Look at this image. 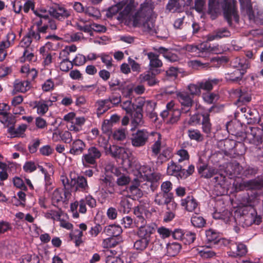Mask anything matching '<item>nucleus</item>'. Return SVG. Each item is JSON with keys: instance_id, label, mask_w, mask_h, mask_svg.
Instances as JSON below:
<instances>
[{"instance_id": "obj_1", "label": "nucleus", "mask_w": 263, "mask_h": 263, "mask_svg": "<svg viewBox=\"0 0 263 263\" xmlns=\"http://www.w3.org/2000/svg\"><path fill=\"white\" fill-rule=\"evenodd\" d=\"M137 5L134 0H123L112 9H117L119 12V18L124 20L127 25L142 27L147 32L152 31L154 28V21L150 17L152 13L151 6L147 3H143L134 15H132Z\"/></svg>"}, {"instance_id": "obj_62", "label": "nucleus", "mask_w": 263, "mask_h": 263, "mask_svg": "<svg viewBox=\"0 0 263 263\" xmlns=\"http://www.w3.org/2000/svg\"><path fill=\"white\" fill-rule=\"evenodd\" d=\"M205 235L206 239L209 242L216 241L218 237V234L216 231L212 229H210L206 231Z\"/></svg>"}, {"instance_id": "obj_10", "label": "nucleus", "mask_w": 263, "mask_h": 263, "mask_svg": "<svg viewBox=\"0 0 263 263\" xmlns=\"http://www.w3.org/2000/svg\"><path fill=\"white\" fill-rule=\"evenodd\" d=\"M137 180L151 181L154 178V174L151 168L147 165H140L135 173Z\"/></svg>"}, {"instance_id": "obj_7", "label": "nucleus", "mask_w": 263, "mask_h": 263, "mask_svg": "<svg viewBox=\"0 0 263 263\" xmlns=\"http://www.w3.org/2000/svg\"><path fill=\"white\" fill-rule=\"evenodd\" d=\"M101 156V152L97 147L91 146L88 149L87 153L82 156V163L85 167H88L90 164L94 165L96 163V160Z\"/></svg>"}, {"instance_id": "obj_38", "label": "nucleus", "mask_w": 263, "mask_h": 263, "mask_svg": "<svg viewBox=\"0 0 263 263\" xmlns=\"http://www.w3.org/2000/svg\"><path fill=\"white\" fill-rule=\"evenodd\" d=\"M139 80L140 82L147 81L149 86H153L157 83L155 77L153 74L149 72L140 74L139 77Z\"/></svg>"}, {"instance_id": "obj_4", "label": "nucleus", "mask_w": 263, "mask_h": 263, "mask_svg": "<svg viewBox=\"0 0 263 263\" xmlns=\"http://www.w3.org/2000/svg\"><path fill=\"white\" fill-rule=\"evenodd\" d=\"M241 9L246 12L250 20L257 24H263V12H259L257 10H253L250 0H239Z\"/></svg>"}, {"instance_id": "obj_55", "label": "nucleus", "mask_w": 263, "mask_h": 263, "mask_svg": "<svg viewBox=\"0 0 263 263\" xmlns=\"http://www.w3.org/2000/svg\"><path fill=\"white\" fill-rule=\"evenodd\" d=\"M84 13L89 16L99 18L101 16L100 11L97 8L89 6L85 8Z\"/></svg>"}, {"instance_id": "obj_26", "label": "nucleus", "mask_w": 263, "mask_h": 263, "mask_svg": "<svg viewBox=\"0 0 263 263\" xmlns=\"http://www.w3.org/2000/svg\"><path fill=\"white\" fill-rule=\"evenodd\" d=\"M182 167L180 165H177L174 162H171L168 164L167 168V173L169 175L176 176L178 178H181V171Z\"/></svg>"}, {"instance_id": "obj_59", "label": "nucleus", "mask_w": 263, "mask_h": 263, "mask_svg": "<svg viewBox=\"0 0 263 263\" xmlns=\"http://www.w3.org/2000/svg\"><path fill=\"white\" fill-rule=\"evenodd\" d=\"M23 168L25 172L30 173L36 170L37 164L33 161H28L24 163Z\"/></svg>"}, {"instance_id": "obj_8", "label": "nucleus", "mask_w": 263, "mask_h": 263, "mask_svg": "<svg viewBox=\"0 0 263 263\" xmlns=\"http://www.w3.org/2000/svg\"><path fill=\"white\" fill-rule=\"evenodd\" d=\"M109 148L115 157L121 159L124 162L127 161L128 165H130V158L132 153L128 149L116 146H109Z\"/></svg>"}, {"instance_id": "obj_6", "label": "nucleus", "mask_w": 263, "mask_h": 263, "mask_svg": "<svg viewBox=\"0 0 263 263\" xmlns=\"http://www.w3.org/2000/svg\"><path fill=\"white\" fill-rule=\"evenodd\" d=\"M185 48L187 51L195 53V54L201 57H206L210 52L217 53L214 47L209 46L208 44L205 43H202L198 46L188 45L185 46Z\"/></svg>"}, {"instance_id": "obj_30", "label": "nucleus", "mask_w": 263, "mask_h": 263, "mask_svg": "<svg viewBox=\"0 0 263 263\" xmlns=\"http://www.w3.org/2000/svg\"><path fill=\"white\" fill-rule=\"evenodd\" d=\"M243 184L247 189H257L263 187V180L254 179L244 181Z\"/></svg>"}, {"instance_id": "obj_21", "label": "nucleus", "mask_w": 263, "mask_h": 263, "mask_svg": "<svg viewBox=\"0 0 263 263\" xmlns=\"http://www.w3.org/2000/svg\"><path fill=\"white\" fill-rule=\"evenodd\" d=\"M85 121V118L83 117H76L72 123L69 125L68 129L76 133L80 132Z\"/></svg>"}, {"instance_id": "obj_37", "label": "nucleus", "mask_w": 263, "mask_h": 263, "mask_svg": "<svg viewBox=\"0 0 263 263\" xmlns=\"http://www.w3.org/2000/svg\"><path fill=\"white\" fill-rule=\"evenodd\" d=\"M97 111L98 115L103 114L109 108V101L108 100H100L96 103Z\"/></svg>"}, {"instance_id": "obj_3", "label": "nucleus", "mask_w": 263, "mask_h": 263, "mask_svg": "<svg viewBox=\"0 0 263 263\" xmlns=\"http://www.w3.org/2000/svg\"><path fill=\"white\" fill-rule=\"evenodd\" d=\"M61 181L66 190L87 192L89 188L86 179L79 176L75 171H71L69 177L64 175H61Z\"/></svg>"}, {"instance_id": "obj_47", "label": "nucleus", "mask_w": 263, "mask_h": 263, "mask_svg": "<svg viewBox=\"0 0 263 263\" xmlns=\"http://www.w3.org/2000/svg\"><path fill=\"white\" fill-rule=\"evenodd\" d=\"M14 39L15 35L13 33L10 32L8 33L6 39L0 43V50L5 51L6 49L9 48L11 45L10 40L13 41Z\"/></svg>"}, {"instance_id": "obj_50", "label": "nucleus", "mask_w": 263, "mask_h": 263, "mask_svg": "<svg viewBox=\"0 0 263 263\" xmlns=\"http://www.w3.org/2000/svg\"><path fill=\"white\" fill-rule=\"evenodd\" d=\"M176 156L178 162L187 161L189 159L190 156L187 151L184 149L181 148L177 151Z\"/></svg>"}, {"instance_id": "obj_9", "label": "nucleus", "mask_w": 263, "mask_h": 263, "mask_svg": "<svg viewBox=\"0 0 263 263\" xmlns=\"http://www.w3.org/2000/svg\"><path fill=\"white\" fill-rule=\"evenodd\" d=\"M49 13L53 17L63 21L70 16L71 10L64 6L58 5L50 8Z\"/></svg>"}, {"instance_id": "obj_33", "label": "nucleus", "mask_w": 263, "mask_h": 263, "mask_svg": "<svg viewBox=\"0 0 263 263\" xmlns=\"http://www.w3.org/2000/svg\"><path fill=\"white\" fill-rule=\"evenodd\" d=\"M144 124L143 115L141 110H137L132 117V124L136 128L138 126H141Z\"/></svg>"}, {"instance_id": "obj_40", "label": "nucleus", "mask_w": 263, "mask_h": 263, "mask_svg": "<svg viewBox=\"0 0 263 263\" xmlns=\"http://www.w3.org/2000/svg\"><path fill=\"white\" fill-rule=\"evenodd\" d=\"M135 182L134 184L130 186L129 188V192L131 194L132 196H135L136 197H140L142 196V193L141 191L138 188L140 182H141L140 180L135 179Z\"/></svg>"}, {"instance_id": "obj_58", "label": "nucleus", "mask_w": 263, "mask_h": 263, "mask_svg": "<svg viewBox=\"0 0 263 263\" xmlns=\"http://www.w3.org/2000/svg\"><path fill=\"white\" fill-rule=\"evenodd\" d=\"M96 88L95 85H86L80 86H73V89L82 92H88L91 91Z\"/></svg>"}, {"instance_id": "obj_16", "label": "nucleus", "mask_w": 263, "mask_h": 263, "mask_svg": "<svg viewBox=\"0 0 263 263\" xmlns=\"http://www.w3.org/2000/svg\"><path fill=\"white\" fill-rule=\"evenodd\" d=\"M198 173L202 177L206 178L212 177L216 173V171L206 164H202L198 166Z\"/></svg>"}, {"instance_id": "obj_36", "label": "nucleus", "mask_w": 263, "mask_h": 263, "mask_svg": "<svg viewBox=\"0 0 263 263\" xmlns=\"http://www.w3.org/2000/svg\"><path fill=\"white\" fill-rule=\"evenodd\" d=\"M172 197V194H165L162 193H159L155 197V202L161 205L170 201Z\"/></svg>"}, {"instance_id": "obj_5", "label": "nucleus", "mask_w": 263, "mask_h": 263, "mask_svg": "<svg viewBox=\"0 0 263 263\" xmlns=\"http://www.w3.org/2000/svg\"><path fill=\"white\" fill-rule=\"evenodd\" d=\"M241 221L246 227L253 224H259L261 221V217L258 215L255 209L251 206H247L243 210Z\"/></svg>"}, {"instance_id": "obj_63", "label": "nucleus", "mask_w": 263, "mask_h": 263, "mask_svg": "<svg viewBox=\"0 0 263 263\" xmlns=\"http://www.w3.org/2000/svg\"><path fill=\"white\" fill-rule=\"evenodd\" d=\"M123 109L126 111L127 114H131L134 108V104L132 103L130 100H127L123 101L121 104Z\"/></svg>"}, {"instance_id": "obj_43", "label": "nucleus", "mask_w": 263, "mask_h": 263, "mask_svg": "<svg viewBox=\"0 0 263 263\" xmlns=\"http://www.w3.org/2000/svg\"><path fill=\"white\" fill-rule=\"evenodd\" d=\"M1 122L6 126L9 127H13L15 120L11 115L7 114L2 116L0 119Z\"/></svg>"}, {"instance_id": "obj_34", "label": "nucleus", "mask_w": 263, "mask_h": 263, "mask_svg": "<svg viewBox=\"0 0 263 263\" xmlns=\"http://www.w3.org/2000/svg\"><path fill=\"white\" fill-rule=\"evenodd\" d=\"M180 249L181 246L177 242L170 243L166 246L167 254L170 256H174L177 254Z\"/></svg>"}, {"instance_id": "obj_48", "label": "nucleus", "mask_w": 263, "mask_h": 263, "mask_svg": "<svg viewBox=\"0 0 263 263\" xmlns=\"http://www.w3.org/2000/svg\"><path fill=\"white\" fill-rule=\"evenodd\" d=\"M247 252L246 246L242 243H238L237 245L236 252H230L229 255L233 257H236L238 256H243L246 254Z\"/></svg>"}, {"instance_id": "obj_57", "label": "nucleus", "mask_w": 263, "mask_h": 263, "mask_svg": "<svg viewBox=\"0 0 263 263\" xmlns=\"http://www.w3.org/2000/svg\"><path fill=\"white\" fill-rule=\"evenodd\" d=\"M187 89L191 95L199 96L201 93L199 82L196 84H190L188 85Z\"/></svg>"}, {"instance_id": "obj_52", "label": "nucleus", "mask_w": 263, "mask_h": 263, "mask_svg": "<svg viewBox=\"0 0 263 263\" xmlns=\"http://www.w3.org/2000/svg\"><path fill=\"white\" fill-rule=\"evenodd\" d=\"M150 240L140 238L139 240H137L134 245L135 249L137 250L142 251L147 247Z\"/></svg>"}, {"instance_id": "obj_18", "label": "nucleus", "mask_w": 263, "mask_h": 263, "mask_svg": "<svg viewBox=\"0 0 263 263\" xmlns=\"http://www.w3.org/2000/svg\"><path fill=\"white\" fill-rule=\"evenodd\" d=\"M231 35L230 32L226 28H221L216 30L213 34L207 35V40L212 41L214 40L220 39Z\"/></svg>"}, {"instance_id": "obj_61", "label": "nucleus", "mask_w": 263, "mask_h": 263, "mask_svg": "<svg viewBox=\"0 0 263 263\" xmlns=\"http://www.w3.org/2000/svg\"><path fill=\"white\" fill-rule=\"evenodd\" d=\"M61 216V213L58 211L51 210L45 213V217L47 219H52L53 220H59Z\"/></svg>"}, {"instance_id": "obj_35", "label": "nucleus", "mask_w": 263, "mask_h": 263, "mask_svg": "<svg viewBox=\"0 0 263 263\" xmlns=\"http://www.w3.org/2000/svg\"><path fill=\"white\" fill-rule=\"evenodd\" d=\"M184 4L183 0H170L167 5V9L170 11H178Z\"/></svg>"}, {"instance_id": "obj_14", "label": "nucleus", "mask_w": 263, "mask_h": 263, "mask_svg": "<svg viewBox=\"0 0 263 263\" xmlns=\"http://www.w3.org/2000/svg\"><path fill=\"white\" fill-rule=\"evenodd\" d=\"M30 106L36 109V113L40 115H45L48 110L49 105L45 100L41 99L30 103Z\"/></svg>"}, {"instance_id": "obj_39", "label": "nucleus", "mask_w": 263, "mask_h": 263, "mask_svg": "<svg viewBox=\"0 0 263 263\" xmlns=\"http://www.w3.org/2000/svg\"><path fill=\"white\" fill-rule=\"evenodd\" d=\"M83 235L82 231L79 230H76L74 231H71L69 234V237L71 240L74 241L76 246H79L82 243L83 241L82 237Z\"/></svg>"}, {"instance_id": "obj_13", "label": "nucleus", "mask_w": 263, "mask_h": 263, "mask_svg": "<svg viewBox=\"0 0 263 263\" xmlns=\"http://www.w3.org/2000/svg\"><path fill=\"white\" fill-rule=\"evenodd\" d=\"M86 147L85 142L81 139L74 140L70 145L69 153L73 155H80Z\"/></svg>"}, {"instance_id": "obj_12", "label": "nucleus", "mask_w": 263, "mask_h": 263, "mask_svg": "<svg viewBox=\"0 0 263 263\" xmlns=\"http://www.w3.org/2000/svg\"><path fill=\"white\" fill-rule=\"evenodd\" d=\"M139 227L137 232V234L140 238H143L144 239L151 240V236L155 231V225L154 224H142L140 223Z\"/></svg>"}, {"instance_id": "obj_27", "label": "nucleus", "mask_w": 263, "mask_h": 263, "mask_svg": "<svg viewBox=\"0 0 263 263\" xmlns=\"http://www.w3.org/2000/svg\"><path fill=\"white\" fill-rule=\"evenodd\" d=\"M144 211V209L142 206H137L134 209V213L136 216L135 224L136 227H138L140 223L142 224L145 223V220L143 216Z\"/></svg>"}, {"instance_id": "obj_22", "label": "nucleus", "mask_w": 263, "mask_h": 263, "mask_svg": "<svg viewBox=\"0 0 263 263\" xmlns=\"http://www.w3.org/2000/svg\"><path fill=\"white\" fill-rule=\"evenodd\" d=\"M177 96L179 102L182 106L189 108L192 106L193 99L186 92H180L177 93Z\"/></svg>"}, {"instance_id": "obj_46", "label": "nucleus", "mask_w": 263, "mask_h": 263, "mask_svg": "<svg viewBox=\"0 0 263 263\" xmlns=\"http://www.w3.org/2000/svg\"><path fill=\"white\" fill-rule=\"evenodd\" d=\"M35 58L34 54L31 48L24 49L23 55L20 58V60L21 62L26 61H31Z\"/></svg>"}, {"instance_id": "obj_54", "label": "nucleus", "mask_w": 263, "mask_h": 263, "mask_svg": "<svg viewBox=\"0 0 263 263\" xmlns=\"http://www.w3.org/2000/svg\"><path fill=\"white\" fill-rule=\"evenodd\" d=\"M160 52L163 54V57L165 59L170 62H173L178 60V58L176 54L168 52L167 49L164 48H160Z\"/></svg>"}, {"instance_id": "obj_41", "label": "nucleus", "mask_w": 263, "mask_h": 263, "mask_svg": "<svg viewBox=\"0 0 263 263\" xmlns=\"http://www.w3.org/2000/svg\"><path fill=\"white\" fill-rule=\"evenodd\" d=\"M217 82V80H204L200 82H199V86L201 89H203L205 91H210L213 89V84H216Z\"/></svg>"}, {"instance_id": "obj_49", "label": "nucleus", "mask_w": 263, "mask_h": 263, "mask_svg": "<svg viewBox=\"0 0 263 263\" xmlns=\"http://www.w3.org/2000/svg\"><path fill=\"white\" fill-rule=\"evenodd\" d=\"M191 222L194 227L201 228L204 226L205 221L202 216L198 214H195L192 216Z\"/></svg>"}, {"instance_id": "obj_29", "label": "nucleus", "mask_w": 263, "mask_h": 263, "mask_svg": "<svg viewBox=\"0 0 263 263\" xmlns=\"http://www.w3.org/2000/svg\"><path fill=\"white\" fill-rule=\"evenodd\" d=\"M77 47L74 45L66 46L59 53L58 59L69 60L68 55L70 53L75 52L77 51Z\"/></svg>"}, {"instance_id": "obj_53", "label": "nucleus", "mask_w": 263, "mask_h": 263, "mask_svg": "<svg viewBox=\"0 0 263 263\" xmlns=\"http://www.w3.org/2000/svg\"><path fill=\"white\" fill-rule=\"evenodd\" d=\"M34 13L36 16L41 18L39 21H37L36 22L37 26H40L42 24V21L41 19L46 20L48 18L49 14V13L45 9L36 10L34 11Z\"/></svg>"}, {"instance_id": "obj_64", "label": "nucleus", "mask_w": 263, "mask_h": 263, "mask_svg": "<svg viewBox=\"0 0 263 263\" xmlns=\"http://www.w3.org/2000/svg\"><path fill=\"white\" fill-rule=\"evenodd\" d=\"M86 61V58L81 54H78L73 60L72 63L76 66L84 65Z\"/></svg>"}, {"instance_id": "obj_2", "label": "nucleus", "mask_w": 263, "mask_h": 263, "mask_svg": "<svg viewBox=\"0 0 263 263\" xmlns=\"http://www.w3.org/2000/svg\"><path fill=\"white\" fill-rule=\"evenodd\" d=\"M236 1L234 0H224L221 3L219 0H209V11L211 13H219L222 8L225 18L229 24L232 18L238 21V16L236 9Z\"/></svg>"}, {"instance_id": "obj_19", "label": "nucleus", "mask_w": 263, "mask_h": 263, "mask_svg": "<svg viewBox=\"0 0 263 263\" xmlns=\"http://www.w3.org/2000/svg\"><path fill=\"white\" fill-rule=\"evenodd\" d=\"M13 93L15 92H25L28 91L30 88V83L28 81L15 80L14 82Z\"/></svg>"}, {"instance_id": "obj_17", "label": "nucleus", "mask_w": 263, "mask_h": 263, "mask_svg": "<svg viewBox=\"0 0 263 263\" xmlns=\"http://www.w3.org/2000/svg\"><path fill=\"white\" fill-rule=\"evenodd\" d=\"M181 205L185 207L186 211L193 212L197 208L198 203L193 197L188 196L181 200Z\"/></svg>"}, {"instance_id": "obj_28", "label": "nucleus", "mask_w": 263, "mask_h": 263, "mask_svg": "<svg viewBox=\"0 0 263 263\" xmlns=\"http://www.w3.org/2000/svg\"><path fill=\"white\" fill-rule=\"evenodd\" d=\"M122 232V228L119 226L109 225L104 228V232L109 236H118Z\"/></svg>"}, {"instance_id": "obj_11", "label": "nucleus", "mask_w": 263, "mask_h": 263, "mask_svg": "<svg viewBox=\"0 0 263 263\" xmlns=\"http://www.w3.org/2000/svg\"><path fill=\"white\" fill-rule=\"evenodd\" d=\"M149 136V134L145 130H139L133 134L131 138L132 144L134 146L140 147L144 145Z\"/></svg>"}, {"instance_id": "obj_44", "label": "nucleus", "mask_w": 263, "mask_h": 263, "mask_svg": "<svg viewBox=\"0 0 263 263\" xmlns=\"http://www.w3.org/2000/svg\"><path fill=\"white\" fill-rule=\"evenodd\" d=\"M189 138L197 142H200L203 140V136L198 129H191L187 132Z\"/></svg>"}, {"instance_id": "obj_45", "label": "nucleus", "mask_w": 263, "mask_h": 263, "mask_svg": "<svg viewBox=\"0 0 263 263\" xmlns=\"http://www.w3.org/2000/svg\"><path fill=\"white\" fill-rule=\"evenodd\" d=\"M57 63L59 64L60 69L63 71H68L72 67V63L69 60L57 59Z\"/></svg>"}, {"instance_id": "obj_60", "label": "nucleus", "mask_w": 263, "mask_h": 263, "mask_svg": "<svg viewBox=\"0 0 263 263\" xmlns=\"http://www.w3.org/2000/svg\"><path fill=\"white\" fill-rule=\"evenodd\" d=\"M120 205L121 210L124 213H128L132 208V205L130 204L126 197H123L120 202Z\"/></svg>"}, {"instance_id": "obj_25", "label": "nucleus", "mask_w": 263, "mask_h": 263, "mask_svg": "<svg viewBox=\"0 0 263 263\" xmlns=\"http://www.w3.org/2000/svg\"><path fill=\"white\" fill-rule=\"evenodd\" d=\"M151 136L153 137L155 141L154 144L152 146V150L155 155H157L159 153L161 148V135L159 133L153 132L151 134Z\"/></svg>"}, {"instance_id": "obj_15", "label": "nucleus", "mask_w": 263, "mask_h": 263, "mask_svg": "<svg viewBox=\"0 0 263 263\" xmlns=\"http://www.w3.org/2000/svg\"><path fill=\"white\" fill-rule=\"evenodd\" d=\"M28 127L26 124H22L17 128L13 127H9L8 132L11 137H24L25 136V132Z\"/></svg>"}, {"instance_id": "obj_31", "label": "nucleus", "mask_w": 263, "mask_h": 263, "mask_svg": "<svg viewBox=\"0 0 263 263\" xmlns=\"http://www.w3.org/2000/svg\"><path fill=\"white\" fill-rule=\"evenodd\" d=\"M149 60V66L151 69L152 68L160 67L162 66L161 61L158 59V56L153 52H149L147 54Z\"/></svg>"}, {"instance_id": "obj_32", "label": "nucleus", "mask_w": 263, "mask_h": 263, "mask_svg": "<svg viewBox=\"0 0 263 263\" xmlns=\"http://www.w3.org/2000/svg\"><path fill=\"white\" fill-rule=\"evenodd\" d=\"M119 120V117L116 115L111 116L109 120H105L103 122L102 128L104 132H108L111 129L112 124Z\"/></svg>"}, {"instance_id": "obj_24", "label": "nucleus", "mask_w": 263, "mask_h": 263, "mask_svg": "<svg viewBox=\"0 0 263 263\" xmlns=\"http://www.w3.org/2000/svg\"><path fill=\"white\" fill-rule=\"evenodd\" d=\"M21 72L29 80H32L36 76L37 72L35 68H30L29 65L25 64L21 68Z\"/></svg>"}, {"instance_id": "obj_56", "label": "nucleus", "mask_w": 263, "mask_h": 263, "mask_svg": "<svg viewBox=\"0 0 263 263\" xmlns=\"http://www.w3.org/2000/svg\"><path fill=\"white\" fill-rule=\"evenodd\" d=\"M203 100L209 104H212L216 101L218 99V96L214 93H204L202 95Z\"/></svg>"}, {"instance_id": "obj_23", "label": "nucleus", "mask_w": 263, "mask_h": 263, "mask_svg": "<svg viewBox=\"0 0 263 263\" xmlns=\"http://www.w3.org/2000/svg\"><path fill=\"white\" fill-rule=\"evenodd\" d=\"M116 252L111 250L105 251L106 263H124L123 261L116 255Z\"/></svg>"}, {"instance_id": "obj_20", "label": "nucleus", "mask_w": 263, "mask_h": 263, "mask_svg": "<svg viewBox=\"0 0 263 263\" xmlns=\"http://www.w3.org/2000/svg\"><path fill=\"white\" fill-rule=\"evenodd\" d=\"M234 95L238 98L237 102L246 103L249 102L251 100V94L250 92L245 89H236L234 91Z\"/></svg>"}, {"instance_id": "obj_42", "label": "nucleus", "mask_w": 263, "mask_h": 263, "mask_svg": "<svg viewBox=\"0 0 263 263\" xmlns=\"http://www.w3.org/2000/svg\"><path fill=\"white\" fill-rule=\"evenodd\" d=\"M202 131L206 134H210L211 131V124L210 122L209 115H203L202 119Z\"/></svg>"}, {"instance_id": "obj_51", "label": "nucleus", "mask_w": 263, "mask_h": 263, "mask_svg": "<svg viewBox=\"0 0 263 263\" xmlns=\"http://www.w3.org/2000/svg\"><path fill=\"white\" fill-rule=\"evenodd\" d=\"M233 67L238 68L240 70L243 71L248 68V63L247 61L243 59H236L233 62Z\"/></svg>"}]
</instances>
